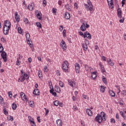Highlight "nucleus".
<instances>
[{"label": "nucleus", "instance_id": "1", "mask_svg": "<svg viewBox=\"0 0 126 126\" xmlns=\"http://www.w3.org/2000/svg\"><path fill=\"white\" fill-rule=\"evenodd\" d=\"M10 27H11V23L9 21L6 20L3 27V33L4 35H7Z\"/></svg>", "mask_w": 126, "mask_h": 126}, {"label": "nucleus", "instance_id": "2", "mask_svg": "<svg viewBox=\"0 0 126 126\" xmlns=\"http://www.w3.org/2000/svg\"><path fill=\"white\" fill-rule=\"evenodd\" d=\"M95 121L97 122L98 124H101L103 121L106 122V121H107V116L105 115L104 117H102L101 116H99V114H97L95 118Z\"/></svg>", "mask_w": 126, "mask_h": 126}, {"label": "nucleus", "instance_id": "3", "mask_svg": "<svg viewBox=\"0 0 126 126\" xmlns=\"http://www.w3.org/2000/svg\"><path fill=\"white\" fill-rule=\"evenodd\" d=\"M68 62L64 61L62 64L63 70L64 72H68Z\"/></svg>", "mask_w": 126, "mask_h": 126}, {"label": "nucleus", "instance_id": "4", "mask_svg": "<svg viewBox=\"0 0 126 126\" xmlns=\"http://www.w3.org/2000/svg\"><path fill=\"white\" fill-rule=\"evenodd\" d=\"M26 38L27 43L29 45L31 48H32V47H33V44H32V40H31V39L30 38V34H29V33L28 32L26 34Z\"/></svg>", "mask_w": 126, "mask_h": 126}, {"label": "nucleus", "instance_id": "5", "mask_svg": "<svg viewBox=\"0 0 126 126\" xmlns=\"http://www.w3.org/2000/svg\"><path fill=\"white\" fill-rule=\"evenodd\" d=\"M90 26L87 24V22L86 23H83L82 25L81 26L80 29L82 31H86V28H89Z\"/></svg>", "mask_w": 126, "mask_h": 126}, {"label": "nucleus", "instance_id": "6", "mask_svg": "<svg viewBox=\"0 0 126 126\" xmlns=\"http://www.w3.org/2000/svg\"><path fill=\"white\" fill-rule=\"evenodd\" d=\"M1 54V57L2 58V59L3 60V61L4 62V63H6V61H7V59L6 58V56H7V55L6 54V52L2 51Z\"/></svg>", "mask_w": 126, "mask_h": 126}, {"label": "nucleus", "instance_id": "7", "mask_svg": "<svg viewBox=\"0 0 126 126\" xmlns=\"http://www.w3.org/2000/svg\"><path fill=\"white\" fill-rule=\"evenodd\" d=\"M107 1L108 2V4L109 6V8L111 9L114 8V6H115V5H114V0H107Z\"/></svg>", "mask_w": 126, "mask_h": 126}, {"label": "nucleus", "instance_id": "8", "mask_svg": "<svg viewBox=\"0 0 126 126\" xmlns=\"http://www.w3.org/2000/svg\"><path fill=\"white\" fill-rule=\"evenodd\" d=\"M61 43V47L63 48V51H65V50H66V44L65 42L63 41V39L62 40Z\"/></svg>", "mask_w": 126, "mask_h": 126}, {"label": "nucleus", "instance_id": "9", "mask_svg": "<svg viewBox=\"0 0 126 126\" xmlns=\"http://www.w3.org/2000/svg\"><path fill=\"white\" fill-rule=\"evenodd\" d=\"M75 68L76 73H79V71H80V66L78 63L75 64Z\"/></svg>", "mask_w": 126, "mask_h": 126}, {"label": "nucleus", "instance_id": "10", "mask_svg": "<svg viewBox=\"0 0 126 126\" xmlns=\"http://www.w3.org/2000/svg\"><path fill=\"white\" fill-rule=\"evenodd\" d=\"M15 18L17 22H19L20 21V18L19 17V15H18V13L17 12H15Z\"/></svg>", "mask_w": 126, "mask_h": 126}, {"label": "nucleus", "instance_id": "11", "mask_svg": "<svg viewBox=\"0 0 126 126\" xmlns=\"http://www.w3.org/2000/svg\"><path fill=\"white\" fill-rule=\"evenodd\" d=\"M117 15L119 18H123L122 16V10L120 8L117 9Z\"/></svg>", "mask_w": 126, "mask_h": 126}, {"label": "nucleus", "instance_id": "12", "mask_svg": "<svg viewBox=\"0 0 126 126\" xmlns=\"http://www.w3.org/2000/svg\"><path fill=\"white\" fill-rule=\"evenodd\" d=\"M117 15L119 18H123L122 16V10L120 8L117 9Z\"/></svg>", "mask_w": 126, "mask_h": 126}, {"label": "nucleus", "instance_id": "13", "mask_svg": "<svg viewBox=\"0 0 126 126\" xmlns=\"http://www.w3.org/2000/svg\"><path fill=\"white\" fill-rule=\"evenodd\" d=\"M33 94L36 95H40V92L39 91V89H34L33 91Z\"/></svg>", "mask_w": 126, "mask_h": 126}, {"label": "nucleus", "instance_id": "14", "mask_svg": "<svg viewBox=\"0 0 126 126\" xmlns=\"http://www.w3.org/2000/svg\"><path fill=\"white\" fill-rule=\"evenodd\" d=\"M56 123L58 126H63V121L61 119H58Z\"/></svg>", "mask_w": 126, "mask_h": 126}, {"label": "nucleus", "instance_id": "15", "mask_svg": "<svg viewBox=\"0 0 126 126\" xmlns=\"http://www.w3.org/2000/svg\"><path fill=\"white\" fill-rule=\"evenodd\" d=\"M86 113L88 116L90 117H91L93 115V113H92V111L89 109H86Z\"/></svg>", "mask_w": 126, "mask_h": 126}, {"label": "nucleus", "instance_id": "16", "mask_svg": "<svg viewBox=\"0 0 126 126\" xmlns=\"http://www.w3.org/2000/svg\"><path fill=\"white\" fill-rule=\"evenodd\" d=\"M28 8L29 10L32 11V10H33V8H34V3H32L31 4H29Z\"/></svg>", "mask_w": 126, "mask_h": 126}, {"label": "nucleus", "instance_id": "17", "mask_svg": "<svg viewBox=\"0 0 126 126\" xmlns=\"http://www.w3.org/2000/svg\"><path fill=\"white\" fill-rule=\"evenodd\" d=\"M64 17L66 19H69L70 18V14L68 12H66L64 14Z\"/></svg>", "mask_w": 126, "mask_h": 126}, {"label": "nucleus", "instance_id": "18", "mask_svg": "<svg viewBox=\"0 0 126 126\" xmlns=\"http://www.w3.org/2000/svg\"><path fill=\"white\" fill-rule=\"evenodd\" d=\"M99 65L100 66L101 72H106V70H105V68H104V66L102 64V63H99Z\"/></svg>", "mask_w": 126, "mask_h": 126}, {"label": "nucleus", "instance_id": "19", "mask_svg": "<svg viewBox=\"0 0 126 126\" xmlns=\"http://www.w3.org/2000/svg\"><path fill=\"white\" fill-rule=\"evenodd\" d=\"M55 90L56 92H57L58 93H60L61 92V88L58 87V86L56 85L55 86Z\"/></svg>", "mask_w": 126, "mask_h": 126}, {"label": "nucleus", "instance_id": "20", "mask_svg": "<svg viewBox=\"0 0 126 126\" xmlns=\"http://www.w3.org/2000/svg\"><path fill=\"white\" fill-rule=\"evenodd\" d=\"M82 46L84 51H87V49H88V46H87V44L83 43L82 44Z\"/></svg>", "mask_w": 126, "mask_h": 126}, {"label": "nucleus", "instance_id": "21", "mask_svg": "<svg viewBox=\"0 0 126 126\" xmlns=\"http://www.w3.org/2000/svg\"><path fill=\"white\" fill-rule=\"evenodd\" d=\"M85 69L87 71H91L92 68L91 67L88 66V65H85Z\"/></svg>", "mask_w": 126, "mask_h": 126}, {"label": "nucleus", "instance_id": "22", "mask_svg": "<svg viewBox=\"0 0 126 126\" xmlns=\"http://www.w3.org/2000/svg\"><path fill=\"white\" fill-rule=\"evenodd\" d=\"M54 91H55L54 89H52L50 90V93H51L53 96H55L56 97V96H57V93L54 92Z\"/></svg>", "mask_w": 126, "mask_h": 126}, {"label": "nucleus", "instance_id": "23", "mask_svg": "<svg viewBox=\"0 0 126 126\" xmlns=\"http://www.w3.org/2000/svg\"><path fill=\"white\" fill-rule=\"evenodd\" d=\"M107 63H108V64H109L111 66H114V63L112 62V60H111V59H107Z\"/></svg>", "mask_w": 126, "mask_h": 126}, {"label": "nucleus", "instance_id": "24", "mask_svg": "<svg viewBox=\"0 0 126 126\" xmlns=\"http://www.w3.org/2000/svg\"><path fill=\"white\" fill-rule=\"evenodd\" d=\"M36 16L37 17V18H38V19H39V20H41V19H42V13H38L37 14H36Z\"/></svg>", "mask_w": 126, "mask_h": 126}, {"label": "nucleus", "instance_id": "25", "mask_svg": "<svg viewBox=\"0 0 126 126\" xmlns=\"http://www.w3.org/2000/svg\"><path fill=\"white\" fill-rule=\"evenodd\" d=\"M68 84L70 85V86H71V87H73V85L74 84V82L72 81L71 80H68Z\"/></svg>", "mask_w": 126, "mask_h": 126}, {"label": "nucleus", "instance_id": "26", "mask_svg": "<svg viewBox=\"0 0 126 126\" xmlns=\"http://www.w3.org/2000/svg\"><path fill=\"white\" fill-rule=\"evenodd\" d=\"M109 94L111 97H115L116 95V94H115V92L113 91H109Z\"/></svg>", "mask_w": 126, "mask_h": 126}, {"label": "nucleus", "instance_id": "27", "mask_svg": "<svg viewBox=\"0 0 126 126\" xmlns=\"http://www.w3.org/2000/svg\"><path fill=\"white\" fill-rule=\"evenodd\" d=\"M16 108H17V105H16V104L15 103H13L12 104V109L13 110H16Z\"/></svg>", "mask_w": 126, "mask_h": 126}, {"label": "nucleus", "instance_id": "28", "mask_svg": "<svg viewBox=\"0 0 126 126\" xmlns=\"http://www.w3.org/2000/svg\"><path fill=\"white\" fill-rule=\"evenodd\" d=\"M3 114L5 115V116H8V111H7L6 108H4L3 109Z\"/></svg>", "mask_w": 126, "mask_h": 126}, {"label": "nucleus", "instance_id": "29", "mask_svg": "<svg viewBox=\"0 0 126 126\" xmlns=\"http://www.w3.org/2000/svg\"><path fill=\"white\" fill-rule=\"evenodd\" d=\"M23 21L26 24H28V23H29V20H28V19H27V18H24Z\"/></svg>", "mask_w": 126, "mask_h": 126}, {"label": "nucleus", "instance_id": "30", "mask_svg": "<svg viewBox=\"0 0 126 126\" xmlns=\"http://www.w3.org/2000/svg\"><path fill=\"white\" fill-rule=\"evenodd\" d=\"M84 34L83 35L84 38H86V37H87V35H90V33H89L88 32H85Z\"/></svg>", "mask_w": 126, "mask_h": 126}, {"label": "nucleus", "instance_id": "31", "mask_svg": "<svg viewBox=\"0 0 126 126\" xmlns=\"http://www.w3.org/2000/svg\"><path fill=\"white\" fill-rule=\"evenodd\" d=\"M48 84L50 86V89H54V88L53 87V84H52V82H51V81H48Z\"/></svg>", "mask_w": 126, "mask_h": 126}, {"label": "nucleus", "instance_id": "32", "mask_svg": "<svg viewBox=\"0 0 126 126\" xmlns=\"http://www.w3.org/2000/svg\"><path fill=\"white\" fill-rule=\"evenodd\" d=\"M100 87V92L104 93V92H105V87H104V86H101Z\"/></svg>", "mask_w": 126, "mask_h": 126}, {"label": "nucleus", "instance_id": "33", "mask_svg": "<svg viewBox=\"0 0 126 126\" xmlns=\"http://www.w3.org/2000/svg\"><path fill=\"white\" fill-rule=\"evenodd\" d=\"M65 8H66V9H67V10H69V11H70V10H71V9H70V8H69V4H65Z\"/></svg>", "mask_w": 126, "mask_h": 126}, {"label": "nucleus", "instance_id": "34", "mask_svg": "<svg viewBox=\"0 0 126 126\" xmlns=\"http://www.w3.org/2000/svg\"><path fill=\"white\" fill-rule=\"evenodd\" d=\"M36 24L37 27H38V28H42V24H41L40 22H36Z\"/></svg>", "mask_w": 126, "mask_h": 126}, {"label": "nucleus", "instance_id": "35", "mask_svg": "<svg viewBox=\"0 0 126 126\" xmlns=\"http://www.w3.org/2000/svg\"><path fill=\"white\" fill-rule=\"evenodd\" d=\"M99 116H100V117H102V118L105 117V116H106V114H105V112L102 111L100 113V114H99Z\"/></svg>", "mask_w": 126, "mask_h": 126}, {"label": "nucleus", "instance_id": "36", "mask_svg": "<svg viewBox=\"0 0 126 126\" xmlns=\"http://www.w3.org/2000/svg\"><path fill=\"white\" fill-rule=\"evenodd\" d=\"M59 85L61 87H64V84H63V82H62L61 81H59Z\"/></svg>", "mask_w": 126, "mask_h": 126}, {"label": "nucleus", "instance_id": "37", "mask_svg": "<svg viewBox=\"0 0 126 126\" xmlns=\"http://www.w3.org/2000/svg\"><path fill=\"white\" fill-rule=\"evenodd\" d=\"M60 101L59 100H55L54 101V106H59Z\"/></svg>", "mask_w": 126, "mask_h": 126}, {"label": "nucleus", "instance_id": "38", "mask_svg": "<svg viewBox=\"0 0 126 126\" xmlns=\"http://www.w3.org/2000/svg\"><path fill=\"white\" fill-rule=\"evenodd\" d=\"M102 81L105 83V84L107 83V79L104 76H102Z\"/></svg>", "mask_w": 126, "mask_h": 126}, {"label": "nucleus", "instance_id": "39", "mask_svg": "<svg viewBox=\"0 0 126 126\" xmlns=\"http://www.w3.org/2000/svg\"><path fill=\"white\" fill-rule=\"evenodd\" d=\"M7 120L8 121H11V122H12L13 121V117L10 116L9 117H7Z\"/></svg>", "mask_w": 126, "mask_h": 126}, {"label": "nucleus", "instance_id": "40", "mask_svg": "<svg viewBox=\"0 0 126 126\" xmlns=\"http://www.w3.org/2000/svg\"><path fill=\"white\" fill-rule=\"evenodd\" d=\"M38 77H39V78H42L43 77L42 72L41 71H39L38 72Z\"/></svg>", "mask_w": 126, "mask_h": 126}, {"label": "nucleus", "instance_id": "41", "mask_svg": "<svg viewBox=\"0 0 126 126\" xmlns=\"http://www.w3.org/2000/svg\"><path fill=\"white\" fill-rule=\"evenodd\" d=\"M65 33H66V31H65V30H63V37H64V38L66 37V34H65Z\"/></svg>", "mask_w": 126, "mask_h": 126}, {"label": "nucleus", "instance_id": "42", "mask_svg": "<svg viewBox=\"0 0 126 126\" xmlns=\"http://www.w3.org/2000/svg\"><path fill=\"white\" fill-rule=\"evenodd\" d=\"M3 51V47L2 46V44L0 43V53H1Z\"/></svg>", "mask_w": 126, "mask_h": 126}, {"label": "nucleus", "instance_id": "43", "mask_svg": "<svg viewBox=\"0 0 126 126\" xmlns=\"http://www.w3.org/2000/svg\"><path fill=\"white\" fill-rule=\"evenodd\" d=\"M23 100H25L26 102H28V98H27V96L24 95V97H23Z\"/></svg>", "mask_w": 126, "mask_h": 126}, {"label": "nucleus", "instance_id": "44", "mask_svg": "<svg viewBox=\"0 0 126 126\" xmlns=\"http://www.w3.org/2000/svg\"><path fill=\"white\" fill-rule=\"evenodd\" d=\"M21 74H22V76L25 77V75H26V73L24 72V70H22L21 71Z\"/></svg>", "mask_w": 126, "mask_h": 126}, {"label": "nucleus", "instance_id": "45", "mask_svg": "<svg viewBox=\"0 0 126 126\" xmlns=\"http://www.w3.org/2000/svg\"><path fill=\"white\" fill-rule=\"evenodd\" d=\"M18 32L20 34H22V29H21V28H20V27L18 28Z\"/></svg>", "mask_w": 126, "mask_h": 126}, {"label": "nucleus", "instance_id": "46", "mask_svg": "<svg viewBox=\"0 0 126 126\" xmlns=\"http://www.w3.org/2000/svg\"><path fill=\"white\" fill-rule=\"evenodd\" d=\"M0 103L3 104V98L0 95Z\"/></svg>", "mask_w": 126, "mask_h": 126}, {"label": "nucleus", "instance_id": "47", "mask_svg": "<svg viewBox=\"0 0 126 126\" xmlns=\"http://www.w3.org/2000/svg\"><path fill=\"white\" fill-rule=\"evenodd\" d=\"M110 123H112L113 124H115L116 123V120H115V119L114 118H111L110 120Z\"/></svg>", "mask_w": 126, "mask_h": 126}, {"label": "nucleus", "instance_id": "48", "mask_svg": "<svg viewBox=\"0 0 126 126\" xmlns=\"http://www.w3.org/2000/svg\"><path fill=\"white\" fill-rule=\"evenodd\" d=\"M124 21H125V18L124 17H123L122 19H120L119 20V22L120 23H124Z\"/></svg>", "mask_w": 126, "mask_h": 126}, {"label": "nucleus", "instance_id": "49", "mask_svg": "<svg viewBox=\"0 0 126 126\" xmlns=\"http://www.w3.org/2000/svg\"><path fill=\"white\" fill-rule=\"evenodd\" d=\"M20 96H21V97L22 98V99H23V97H24V96H25V94H24V93L22 92L20 93Z\"/></svg>", "mask_w": 126, "mask_h": 126}, {"label": "nucleus", "instance_id": "50", "mask_svg": "<svg viewBox=\"0 0 126 126\" xmlns=\"http://www.w3.org/2000/svg\"><path fill=\"white\" fill-rule=\"evenodd\" d=\"M121 94H122V95H124V96H126V90H123L121 93Z\"/></svg>", "mask_w": 126, "mask_h": 126}, {"label": "nucleus", "instance_id": "51", "mask_svg": "<svg viewBox=\"0 0 126 126\" xmlns=\"http://www.w3.org/2000/svg\"><path fill=\"white\" fill-rule=\"evenodd\" d=\"M91 77H92V78H93V79H95V78H96V77H97V75L92 74Z\"/></svg>", "mask_w": 126, "mask_h": 126}, {"label": "nucleus", "instance_id": "52", "mask_svg": "<svg viewBox=\"0 0 126 126\" xmlns=\"http://www.w3.org/2000/svg\"><path fill=\"white\" fill-rule=\"evenodd\" d=\"M44 109L45 110V116H47V115L49 114V110L47 109L46 108H45Z\"/></svg>", "mask_w": 126, "mask_h": 126}, {"label": "nucleus", "instance_id": "53", "mask_svg": "<svg viewBox=\"0 0 126 126\" xmlns=\"http://www.w3.org/2000/svg\"><path fill=\"white\" fill-rule=\"evenodd\" d=\"M0 41H1V42H3V43L6 42V40H5V39H4V37H3L1 38Z\"/></svg>", "mask_w": 126, "mask_h": 126}, {"label": "nucleus", "instance_id": "54", "mask_svg": "<svg viewBox=\"0 0 126 126\" xmlns=\"http://www.w3.org/2000/svg\"><path fill=\"white\" fill-rule=\"evenodd\" d=\"M87 3L89 4V6H91V5H92V3H91V1L90 0H88L87 1Z\"/></svg>", "mask_w": 126, "mask_h": 126}, {"label": "nucleus", "instance_id": "55", "mask_svg": "<svg viewBox=\"0 0 126 126\" xmlns=\"http://www.w3.org/2000/svg\"><path fill=\"white\" fill-rule=\"evenodd\" d=\"M21 63V62H20L19 61V60L17 59V61L16 62V64L17 65H20V63Z\"/></svg>", "mask_w": 126, "mask_h": 126}, {"label": "nucleus", "instance_id": "56", "mask_svg": "<svg viewBox=\"0 0 126 126\" xmlns=\"http://www.w3.org/2000/svg\"><path fill=\"white\" fill-rule=\"evenodd\" d=\"M101 59L102 61H104V62H106L107 61V58L105 57V56H102Z\"/></svg>", "mask_w": 126, "mask_h": 126}, {"label": "nucleus", "instance_id": "57", "mask_svg": "<svg viewBox=\"0 0 126 126\" xmlns=\"http://www.w3.org/2000/svg\"><path fill=\"white\" fill-rule=\"evenodd\" d=\"M43 4L44 5V6H46L47 5V1L46 0H43Z\"/></svg>", "mask_w": 126, "mask_h": 126}, {"label": "nucleus", "instance_id": "58", "mask_svg": "<svg viewBox=\"0 0 126 126\" xmlns=\"http://www.w3.org/2000/svg\"><path fill=\"white\" fill-rule=\"evenodd\" d=\"M120 114H121L122 117L124 118V119L126 118V116H125V115H124V112L123 111H121Z\"/></svg>", "mask_w": 126, "mask_h": 126}, {"label": "nucleus", "instance_id": "59", "mask_svg": "<svg viewBox=\"0 0 126 126\" xmlns=\"http://www.w3.org/2000/svg\"><path fill=\"white\" fill-rule=\"evenodd\" d=\"M52 12L53 13H57V9H55V8H53L52 9Z\"/></svg>", "mask_w": 126, "mask_h": 126}, {"label": "nucleus", "instance_id": "60", "mask_svg": "<svg viewBox=\"0 0 126 126\" xmlns=\"http://www.w3.org/2000/svg\"><path fill=\"white\" fill-rule=\"evenodd\" d=\"M89 10H90V11H92V10H93V7L92 6V5L91 6H89Z\"/></svg>", "mask_w": 126, "mask_h": 126}, {"label": "nucleus", "instance_id": "61", "mask_svg": "<svg viewBox=\"0 0 126 126\" xmlns=\"http://www.w3.org/2000/svg\"><path fill=\"white\" fill-rule=\"evenodd\" d=\"M87 38H88L89 40H91V34L90 33V35L89 34H88V36L87 35Z\"/></svg>", "mask_w": 126, "mask_h": 126}, {"label": "nucleus", "instance_id": "62", "mask_svg": "<svg viewBox=\"0 0 126 126\" xmlns=\"http://www.w3.org/2000/svg\"><path fill=\"white\" fill-rule=\"evenodd\" d=\"M44 71H48V67L47 66H44Z\"/></svg>", "mask_w": 126, "mask_h": 126}, {"label": "nucleus", "instance_id": "63", "mask_svg": "<svg viewBox=\"0 0 126 126\" xmlns=\"http://www.w3.org/2000/svg\"><path fill=\"white\" fill-rule=\"evenodd\" d=\"M83 98H84V99H88V97H87V95H83Z\"/></svg>", "mask_w": 126, "mask_h": 126}, {"label": "nucleus", "instance_id": "64", "mask_svg": "<svg viewBox=\"0 0 126 126\" xmlns=\"http://www.w3.org/2000/svg\"><path fill=\"white\" fill-rule=\"evenodd\" d=\"M25 77L26 79H29V76H28V74H26Z\"/></svg>", "mask_w": 126, "mask_h": 126}]
</instances>
